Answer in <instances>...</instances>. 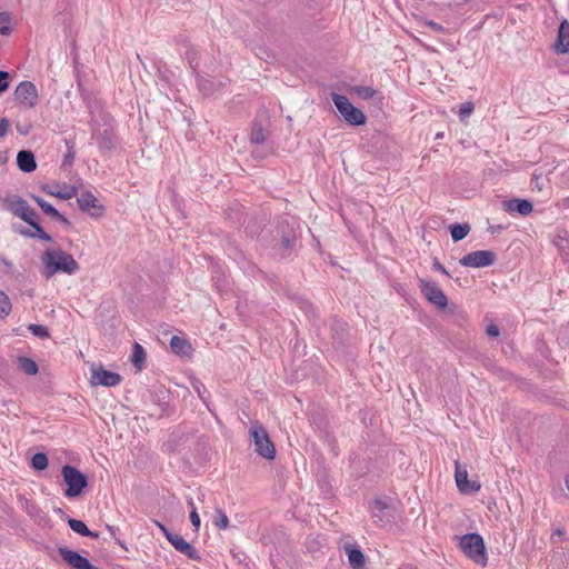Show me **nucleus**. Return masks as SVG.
<instances>
[{
	"instance_id": "38",
	"label": "nucleus",
	"mask_w": 569,
	"mask_h": 569,
	"mask_svg": "<svg viewBox=\"0 0 569 569\" xmlns=\"http://www.w3.org/2000/svg\"><path fill=\"white\" fill-rule=\"evenodd\" d=\"M24 217L26 218H20V219L23 220L24 222H27L30 227L38 223L36 221L37 213L30 206L28 207Z\"/></svg>"
},
{
	"instance_id": "47",
	"label": "nucleus",
	"mask_w": 569,
	"mask_h": 569,
	"mask_svg": "<svg viewBox=\"0 0 569 569\" xmlns=\"http://www.w3.org/2000/svg\"><path fill=\"white\" fill-rule=\"evenodd\" d=\"M31 198H32V200H33L34 202H37V203H38V206H39L40 208H42V207L48 202V201H46L44 199H42L41 197H39V196H34V194H32V196H31Z\"/></svg>"
},
{
	"instance_id": "43",
	"label": "nucleus",
	"mask_w": 569,
	"mask_h": 569,
	"mask_svg": "<svg viewBox=\"0 0 569 569\" xmlns=\"http://www.w3.org/2000/svg\"><path fill=\"white\" fill-rule=\"evenodd\" d=\"M73 160H74V152L69 150L64 157H63V162H62V166L63 167H67V166H71L73 163Z\"/></svg>"
},
{
	"instance_id": "39",
	"label": "nucleus",
	"mask_w": 569,
	"mask_h": 569,
	"mask_svg": "<svg viewBox=\"0 0 569 569\" xmlns=\"http://www.w3.org/2000/svg\"><path fill=\"white\" fill-rule=\"evenodd\" d=\"M9 72L0 70V93L9 89Z\"/></svg>"
},
{
	"instance_id": "49",
	"label": "nucleus",
	"mask_w": 569,
	"mask_h": 569,
	"mask_svg": "<svg viewBox=\"0 0 569 569\" xmlns=\"http://www.w3.org/2000/svg\"><path fill=\"white\" fill-rule=\"evenodd\" d=\"M552 536L562 537L565 536V530L561 528H557L556 530H553Z\"/></svg>"
},
{
	"instance_id": "13",
	"label": "nucleus",
	"mask_w": 569,
	"mask_h": 569,
	"mask_svg": "<svg viewBox=\"0 0 569 569\" xmlns=\"http://www.w3.org/2000/svg\"><path fill=\"white\" fill-rule=\"evenodd\" d=\"M2 203L6 210L10 211L18 218H26V211L29 203L18 194H9L2 199Z\"/></svg>"
},
{
	"instance_id": "42",
	"label": "nucleus",
	"mask_w": 569,
	"mask_h": 569,
	"mask_svg": "<svg viewBox=\"0 0 569 569\" xmlns=\"http://www.w3.org/2000/svg\"><path fill=\"white\" fill-rule=\"evenodd\" d=\"M9 127H10L9 120L7 118H1L0 119V138H3L7 134Z\"/></svg>"
},
{
	"instance_id": "33",
	"label": "nucleus",
	"mask_w": 569,
	"mask_h": 569,
	"mask_svg": "<svg viewBox=\"0 0 569 569\" xmlns=\"http://www.w3.org/2000/svg\"><path fill=\"white\" fill-rule=\"evenodd\" d=\"M11 301L9 297L0 290V319L6 318L11 311Z\"/></svg>"
},
{
	"instance_id": "18",
	"label": "nucleus",
	"mask_w": 569,
	"mask_h": 569,
	"mask_svg": "<svg viewBox=\"0 0 569 569\" xmlns=\"http://www.w3.org/2000/svg\"><path fill=\"white\" fill-rule=\"evenodd\" d=\"M31 228H32V230L21 229V230H17V232H19L20 234H22L27 238H39L43 241L52 240L51 236L48 234L39 223L31 226Z\"/></svg>"
},
{
	"instance_id": "53",
	"label": "nucleus",
	"mask_w": 569,
	"mask_h": 569,
	"mask_svg": "<svg viewBox=\"0 0 569 569\" xmlns=\"http://www.w3.org/2000/svg\"><path fill=\"white\" fill-rule=\"evenodd\" d=\"M565 483H566V487H567V489L569 491V476L566 478Z\"/></svg>"
},
{
	"instance_id": "7",
	"label": "nucleus",
	"mask_w": 569,
	"mask_h": 569,
	"mask_svg": "<svg viewBox=\"0 0 569 569\" xmlns=\"http://www.w3.org/2000/svg\"><path fill=\"white\" fill-rule=\"evenodd\" d=\"M13 96L20 104L28 109L34 108L38 102V90L31 81H21Z\"/></svg>"
},
{
	"instance_id": "23",
	"label": "nucleus",
	"mask_w": 569,
	"mask_h": 569,
	"mask_svg": "<svg viewBox=\"0 0 569 569\" xmlns=\"http://www.w3.org/2000/svg\"><path fill=\"white\" fill-rule=\"evenodd\" d=\"M18 365L19 368L29 376H34L38 373V365L31 358L24 356L19 357Z\"/></svg>"
},
{
	"instance_id": "11",
	"label": "nucleus",
	"mask_w": 569,
	"mask_h": 569,
	"mask_svg": "<svg viewBox=\"0 0 569 569\" xmlns=\"http://www.w3.org/2000/svg\"><path fill=\"white\" fill-rule=\"evenodd\" d=\"M58 552L60 557L73 569H99L91 565L86 557L81 556L77 551L68 549L67 547H60Z\"/></svg>"
},
{
	"instance_id": "25",
	"label": "nucleus",
	"mask_w": 569,
	"mask_h": 569,
	"mask_svg": "<svg viewBox=\"0 0 569 569\" xmlns=\"http://www.w3.org/2000/svg\"><path fill=\"white\" fill-rule=\"evenodd\" d=\"M470 226L468 223H457L450 227V233L453 241H460L468 236Z\"/></svg>"
},
{
	"instance_id": "40",
	"label": "nucleus",
	"mask_w": 569,
	"mask_h": 569,
	"mask_svg": "<svg viewBox=\"0 0 569 569\" xmlns=\"http://www.w3.org/2000/svg\"><path fill=\"white\" fill-rule=\"evenodd\" d=\"M426 26L437 33H445L446 31V29L440 23L432 20L426 21Z\"/></svg>"
},
{
	"instance_id": "26",
	"label": "nucleus",
	"mask_w": 569,
	"mask_h": 569,
	"mask_svg": "<svg viewBox=\"0 0 569 569\" xmlns=\"http://www.w3.org/2000/svg\"><path fill=\"white\" fill-rule=\"evenodd\" d=\"M349 563L353 569H360L365 565V555L358 548L350 549L348 552Z\"/></svg>"
},
{
	"instance_id": "15",
	"label": "nucleus",
	"mask_w": 569,
	"mask_h": 569,
	"mask_svg": "<svg viewBox=\"0 0 569 569\" xmlns=\"http://www.w3.org/2000/svg\"><path fill=\"white\" fill-rule=\"evenodd\" d=\"M169 542L174 547V549L184 556H187L191 560H199L200 556L197 549L184 540V538L180 535L169 537Z\"/></svg>"
},
{
	"instance_id": "19",
	"label": "nucleus",
	"mask_w": 569,
	"mask_h": 569,
	"mask_svg": "<svg viewBox=\"0 0 569 569\" xmlns=\"http://www.w3.org/2000/svg\"><path fill=\"white\" fill-rule=\"evenodd\" d=\"M69 527L77 533L83 536V537H91V538H98L99 535L97 532H93L88 529L87 525L78 519H69L68 520Z\"/></svg>"
},
{
	"instance_id": "5",
	"label": "nucleus",
	"mask_w": 569,
	"mask_h": 569,
	"mask_svg": "<svg viewBox=\"0 0 569 569\" xmlns=\"http://www.w3.org/2000/svg\"><path fill=\"white\" fill-rule=\"evenodd\" d=\"M249 432L253 439L254 451L268 460L274 459L276 448L263 426L259 422H253Z\"/></svg>"
},
{
	"instance_id": "3",
	"label": "nucleus",
	"mask_w": 569,
	"mask_h": 569,
	"mask_svg": "<svg viewBox=\"0 0 569 569\" xmlns=\"http://www.w3.org/2000/svg\"><path fill=\"white\" fill-rule=\"evenodd\" d=\"M459 547L476 563L485 566L487 553L483 538L478 533H467L460 538Z\"/></svg>"
},
{
	"instance_id": "10",
	"label": "nucleus",
	"mask_w": 569,
	"mask_h": 569,
	"mask_svg": "<svg viewBox=\"0 0 569 569\" xmlns=\"http://www.w3.org/2000/svg\"><path fill=\"white\" fill-rule=\"evenodd\" d=\"M121 382V376L106 370L102 366H92L91 383L96 386L114 387Z\"/></svg>"
},
{
	"instance_id": "14",
	"label": "nucleus",
	"mask_w": 569,
	"mask_h": 569,
	"mask_svg": "<svg viewBox=\"0 0 569 569\" xmlns=\"http://www.w3.org/2000/svg\"><path fill=\"white\" fill-rule=\"evenodd\" d=\"M553 50L558 54L569 53V21L566 18L559 24Z\"/></svg>"
},
{
	"instance_id": "55",
	"label": "nucleus",
	"mask_w": 569,
	"mask_h": 569,
	"mask_svg": "<svg viewBox=\"0 0 569 569\" xmlns=\"http://www.w3.org/2000/svg\"><path fill=\"white\" fill-rule=\"evenodd\" d=\"M199 87H201L202 89H204V86L202 84V80L199 81Z\"/></svg>"
},
{
	"instance_id": "24",
	"label": "nucleus",
	"mask_w": 569,
	"mask_h": 569,
	"mask_svg": "<svg viewBox=\"0 0 569 569\" xmlns=\"http://www.w3.org/2000/svg\"><path fill=\"white\" fill-rule=\"evenodd\" d=\"M295 246H296L295 237H287V236L282 237L280 242L278 243V250L280 252V256L282 258L289 257V254L292 251Z\"/></svg>"
},
{
	"instance_id": "12",
	"label": "nucleus",
	"mask_w": 569,
	"mask_h": 569,
	"mask_svg": "<svg viewBox=\"0 0 569 569\" xmlns=\"http://www.w3.org/2000/svg\"><path fill=\"white\" fill-rule=\"evenodd\" d=\"M455 478L457 487L462 493H475L481 488L479 482L468 480V472L466 468L461 467L458 462H456Z\"/></svg>"
},
{
	"instance_id": "17",
	"label": "nucleus",
	"mask_w": 569,
	"mask_h": 569,
	"mask_svg": "<svg viewBox=\"0 0 569 569\" xmlns=\"http://www.w3.org/2000/svg\"><path fill=\"white\" fill-rule=\"evenodd\" d=\"M17 164L23 172H32L37 169L34 154L30 150H21L17 154Z\"/></svg>"
},
{
	"instance_id": "30",
	"label": "nucleus",
	"mask_w": 569,
	"mask_h": 569,
	"mask_svg": "<svg viewBox=\"0 0 569 569\" xmlns=\"http://www.w3.org/2000/svg\"><path fill=\"white\" fill-rule=\"evenodd\" d=\"M11 23L12 18L9 12H1L0 13V34L1 36H9L11 33Z\"/></svg>"
},
{
	"instance_id": "37",
	"label": "nucleus",
	"mask_w": 569,
	"mask_h": 569,
	"mask_svg": "<svg viewBox=\"0 0 569 569\" xmlns=\"http://www.w3.org/2000/svg\"><path fill=\"white\" fill-rule=\"evenodd\" d=\"M473 109H475V107H473L472 102L462 103L460 106V110H459L460 118L461 119L468 118L472 113Z\"/></svg>"
},
{
	"instance_id": "8",
	"label": "nucleus",
	"mask_w": 569,
	"mask_h": 569,
	"mask_svg": "<svg viewBox=\"0 0 569 569\" xmlns=\"http://www.w3.org/2000/svg\"><path fill=\"white\" fill-rule=\"evenodd\" d=\"M496 253L490 250H478L467 253L460 259V263L465 267L483 268L493 264Z\"/></svg>"
},
{
	"instance_id": "35",
	"label": "nucleus",
	"mask_w": 569,
	"mask_h": 569,
	"mask_svg": "<svg viewBox=\"0 0 569 569\" xmlns=\"http://www.w3.org/2000/svg\"><path fill=\"white\" fill-rule=\"evenodd\" d=\"M28 330L38 338L44 339L49 337V330L47 327L42 325L31 323L28 327Z\"/></svg>"
},
{
	"instance_id": "29",
	"label": "nucleus",
	"mask_w": 569,
	"mask_h": 569,
	"mask_svg": "<svg viewBox=\"0 0 569 569\" xmlns=\"http://www.w3.org/2000/svg\"><path fill=\"white\" fill-rule=\"evenodd\" d=\"M352 91L363 100H370L377 94V90L368 86H356Z\"/></svg>"
},
{
	"instance_id": "9",
	"label": "nucleus",
	"mask_w": 569,
	"mask_h": 569,
	"mask_svg": "<svg viewBox=\"0 0 569 569\" xmlns=\"http://www.w3.org/2000/svg\"><path fill=\"white\" fill-rule=\"evenodd\" d=\"M77 203L81 211L90 217L99 218L104 212V207L100 204L92 192L83 190L77 196Z\"/></svg>"
},
{
	"instance_id": "27",
	"label": "nucleus",
	"mask_w": 569,
	"mask_h": 569,
	"mask_svg": "<svg viewBox=\"0 0 569 569\" xmlns=\"http://www.w3.org/2000/svg\"><path fill=\"white\" fill-rule=\"evenodd\" d=\"M389 509V505L382 499H375L372 505L370 506V513L373 518L382 521V513Z\"/></svg>"
},
{
	"instance_id": "50",
	"label": "nucleus",
	"mask_w": 569,
	"mask_h": 569,
	"mask_svg": "<svg viewBox=\"0 0 569 569\" xmlns=\"http://www.w3.org/2000/svg\"><path fill=\"white\" fill-rule=\"evenodd\" d=\"M163 535L166 536V538L169 540V537H172V536H177L178 533H173L171 532L169 529H167Z\"/></svg>"
},
{
	"instance_id": "36",
	"label": "nucleus",
	"mask_w": 569,
	"mask_h": 569,
	"mask_svg": "<svg viewBox=\"0 0 569 569\" xmlns=\"http://www.w3.org/2000/svg\"><path fill=\"white\" fill-rule=\"evenodd\" d=\"M49 194L51 196H56L60 199H63V200H69L73 197H77L78 196V190L74 186H70V187H67L64 189V191L62 192H52V191H48Z\"/></svg>"
},
{
	"instance_id": "1",
	"label": "nucleus",
	"mask_w": 569,
	"mask_h": 569,
	"mask_svg": "<svg viewBox=\"0 0 569 569\" xmlns=\"http://www.w3.org/2000/svg\"><path fill=\"white\" fill-rule=\"evenodd\" d=\"M41 260L43 263L42 276L47 279H50L58 272L73 274L80 269L74 258L61 249L46 250Z\"/></svg>"
},
{
	"instance_id": "54",
	"label": "nucleus",
	"mask_w": 569,
	"mask_h": 569,
	"mask_svg": "<svg viewBox=\"0 0 569 569\" xmlns=\"http://www.w3.org/2000/svg\"><path fill=\"white\" fill-rule=\"evenodd\" d=\"M443 137V133H437L436 134V139H439V138H442Z\"/></svg>"
},
{
	"instance_id": "46",
	"label": "nucleus",
	"mask_w": 569,
	"mask_h": 569,
	"mask_svg": "<svg viewBox=\"0 0 569 569\" xmlns=\"http://www.w3.org/2000/svg\"><path fill=\"white\" fill-rule=\"evenodd\" d=\"M31 198H32V200H33L34 202H37V203H38V206H39L40 208H42V207L48 202V201H46L44 199H42L41 197H39V196H34V194H32V196H31Z\"/></svg>"
},
{
	"instance_id": "51",
	"label": "nucleus",
	"mask_w": 569,
	"mask_h": 569,
	"mask_svg": "<svg viewBox=\"0 0 569 569\" xmlns=\"http://www.w3.org/2000/svg\"><path fill=\"white\" fill-rule=\"evenodd\" d=\"M156 525L160 528L162 532H164L168 529L164 525L160 523L159 521H156Z\"/></svg>"
},
{
	"instance_id": "48",
	"label": "nucleus",
	"mask_w": 569,
	"mask_h": 569,
	"mask_svg": "<svg viewBox=\"0 0 569 569\" xmlns=\"http://www.w3.org/2000/svg\"><path fill=\"white\" fill-rule=\"evenodd\" d=\"M8 161L7 152H0V166L4 164Z\"/></svg>"
},
{
	"instance_id": "21",
	"label": "nucleus",
	"mask_w": 569,
	"mask_h": 569,
	"mask_svg": "<svg viewBox=\"0 0 569 569\" xmlns=\"http://www.w3.org/2000/svg\"><path fill=\"white\" fill-rule=\"evenodd\" d=\"M98 146L101 151H111L114 148L113 133L108 129L103 130L100 133Z\"/></svg>"
},
{
	"instance_id": "41",
	"label": "nucleus",
	"mask_w": 569,
	"mask_h": 569,
	"mask_svg": "<svg viewBox=\"0 0 569 569\" xmlns=\"http://www.w3.org/2000/svg\"><path fill=\"white\" fill-rule=\"evenodd\" d=\"M190 521L192 526L196 528V531H198L200 527V517L196 508H193V510L190 511Z\"/></svg>"
},
{
	"instance_id": "31",
	"label": "nucleus",
	"mask_w": 569,
	"mask_h": 569,
	"mask_svg": "<svg viewBox=\"0 0 569 569\" xmlns=\"http://www.w3.org/2000/svg\"><path fill=\"white\" fill-rule=\"evenodd\" d=\"M31 466L36 470H44L48 467V457L43 452L34 453L31 458Z\"/></svg>"
},
{
	"instance_id": "45",
	"label": "nucleus",
	"mask_w": 569,
	"mask_h": 569,
	"mask_svg": "<svg viewBox=\"0 0 569 569\" xmlns=\"http://www.w3.org/2000/svg\"><path fill=\"white\" fill-rule=\"evenodd\" d=\"M486 332L490 337H498L500 335V330L496 325L488 326Z\"/></svg>"
},
{
	"instance_id": "22",
	"label": "nucleus",
	"mask_w": 569,
	"mask_h": 569,
	"mask_svg": "<svg viewBox=\"0 0 569 569\" xmlns=\"http://www.w3.org/2000/svg\"><path fill=\"white\" fill-rule=\"evenodd\" d=\"M131 360H132L133 366L137 369L141 370L143 368L144 362H146V351L142 348V346L137 342L133 345Z\"/></svg>"
},
{
	"instance_id": "2",
	"label": "nucleus",
	"mask_w": 569,
	"mask_h": 569,
	"mask_svg": "<svg viewBox=\"0 0 569 569\" xmlns=\"http://www.w3.org/2000/svg\"><path fill=\"white\" fill-rule=\"evenodd\" d=\"M61 475L67 486L63 495L69 499L79 497L88 486L87 476L71 465H64L61 469Z\"/></svg>"
},
{
	"instance_id": "44",
	"label": "nucleus",
	"mask_w": 569,
	"mask_h": 569,
	"mask_svg": "<svg viewBox=\"0 0 569 569\" xmlns=\"http://www.w3.org/2000/svg\"><path fill=\"white\" fill-rule=\"evenodd\" d=\"M433 270L440 271L442 274L447 277H451V274L448 272V270L436 259L432 263Z\"/></svg>"
},
{
	"instance_id": "34",
	"label": "nucleus",
	"mask_w": 569,
	"mask_h": 569,
	"mask_svg": "<svg viewBox=\"0 0 569 569\" xmlns=\"http://www.w3.org/2000/svg\"><path fill=\"white\" fill-rule=\"evenodd\" d=\"M213 523L219 529H222V530L227 529L228 526H229V520H228V517H227L226 512L222 511L221 509H217L216 510V515H214Z\"/></svg>"
},
{
	"instance_id": "20",
	"label": "nucleus",
	"mask_w": 569,
	"mask_h": 569,
	"mask_svg": "<svg viewBox=\"0 0 569 569\" xmlns=\"http://www.w3.org/2000/svg\"><path fill=\"white\" fill-rule=\"evenodd\" d=\"M170 348L176 355H187L191 349L189 342L178 336L171 338Z\"/></svg>"
},
{
	"instance_id": "6",
	"label": "nucleus",
	"mask_w": 569,
	"mask_h": 569,
	"mask_svg": "<svg viewBox=\"0 0 569 569\" xmlns=\"http://www.w3.org/2000/svg\"><path fill=\"white\" fill-rule=\"evenodd\" d=\"M418 287L428 302L439 309H445L448 306L447 296L433 280L420 278L418 280Z\"/></svg>"
},
{
	"instance_id": "32",
	"label": "nucleus",
	"mask_w": 569,
	"mask_h": 569,
	"mask_svg": "<svg viewBox=\"0 0 569 569\" xmlns=\"http://www.w3.org/2000/svg\"><path fill=\"white\" fill-rule=\"evenodd\" d=\"M266 139H267V134H266L263 128L259 124H256L252 128L250 141L254 144H260V143L264 142Z\"/></svg>"
},
{
	"instance_id": "52",
	"label": "nucleus",
	"mask_w": 569,
	"mask_h": 569,
	"mask_svg": "<svg viewBox=\"0 0 569 569\" xmlns=\"http://www.w3.org/2000/svg\"><path fill=\"white\" fill-rule=\"evenodd\" d=\"M188 506H189V508H190L191 510H193V508H196V506H194V503H193V500H192V499H190V500L188 501Z\"/></svg>"
},
{
	"instance_id": "16",
	"label": "nucleus",
	"mask_w": 569,
	"mask_h": 569,
	"mask_svg": "<svg viewBox=\"0 0 569 569\" xmlns=\"http://www.w3.org/2000/svg\"><path fill=\"white\" fill-rule=\"evenodd\" d=\"M502 208L507 212H518L521 216H528L532 212L533 206L526 199H510L502 202Z\"/></svg>"
},
{
	"instance_id": "4",
	"label": "nucleus",
	"mask_w": 569,
	"mask_h": 569,
	"mask_svg": "<svg viewBox=\"0 0 569 569\" xmlns=\"http://www.w3.org/2000/svg\"><path fill=\"white\" fill-rule=\"evenodd\" d=\"M331 100L338 109L341 117L351 126H361L366 123L365 113L356 108L347 97L332 92Z\"/></svg>"
},
{
	"instance_id": "28",
	"label": "nucleus",
	"mask_w": 569,
	"mask_h": 569,
	"mask_svg": "<svg viewBox=\"0 0 569 569\" xmlns=\"http://www.w3.org/2000/svg\"><path fill=\"white\" fill-rule=\"evenodd\" d=\"M41 210L51 219L57 220L63 224H69V220L61 214L51 203L47 202Z\"/></svg>"
}]
</instances>
